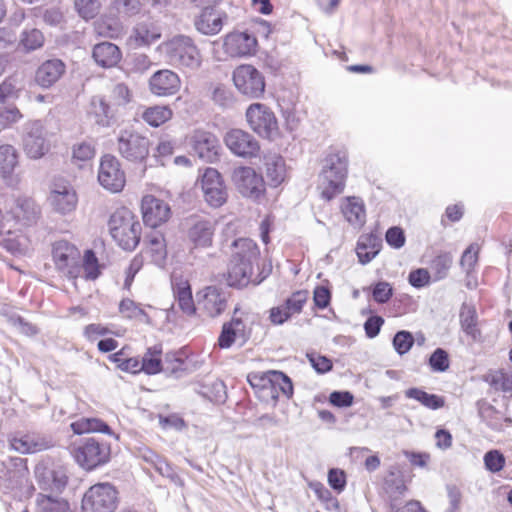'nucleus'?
Masks as SVG:
<instances>
[{
  "mask_svg": "<svg viewBox=\"0 0 512 512\" xmlns=\"http://www.w3.org/2000/svg\"><path fill=\"white\" fill-rule=\"evenodd\" d=\"M234 251L228 264L227 284L234 288H244L252 281L253 264L260 251L257 244L247 238L233 242Z\"/></svg>",
  "mask_w": 512,
  "mask_h": 512,
  "instance_id": "f257e3e1",
  "label": "nucleus"
},
{
  "mask_svg": "<svg viewBox=\"0 0 512 512\" xmlns=\"http://www.w3.org/2000/svg\"><path fill=\"white\" fill-rule=\"evenodd\" d=\"M348 174V155L346 151L330 152L324 159L319 175V188L326 200H331L343 192Z\"/></svg>",
  "mask_w": 512,
  "mask_h": 512,
  "instance_id": "f03ea898",
  "label": "nucleus"
},
{
  "mask_svg": "<svg viewBox=\"0 0 512 512\" xmlns=\"http://www.w3.org/2000/svg\"><path fill=\"white\" fill-rule=\"evenodd\" d=\"M111 237L124 250L133 251L141 239L142 225L128 209L116 210L109 218Z\"/></svg>",
  "mask_w": 512,
  "mask_h": 512,
  "instance_id": "7ed1b4c3",
  "label": "nucleus"
},
{
  "mask_svg": "<svg viewBox=\"0 0 512 512\" xmlns=\"http://www.w3.org/2000/svg\"><path fill=\"white\" fill-rule=\"evenodd\" d=\"M168 61L180 68L192 71L202 65V55L193 40L184 35H178L163 44Z\"/></svg>",
  "mask_w": 512,
  "mask_h": 512,
  "instance_id": "20e7f679",
  "label": "nucleus"
},
{
  "mask_svg": "<svg viewBox=\"0 0 512 512\" xmlns=\"http://www.w3.org/2000/svg\"><path fill=\"white\" fill-rule=\"evenodd\" d=\"M118 491L107 482L92 485L83 495V512H114L118 506Z\"/></svg>",
  "mask_w": 512,
  "mask_h": 512,
  "instance_id": "39448f33",
  "label": "nucleus"
},
{
  "mask_svg": "<svg viewBox=\"0 0 512 512\" xmlns=\"http://www.w3.org/2000/svg\"><path fill=\"white\" fill-rule=\"evenodd\" d=\"M110 454V446L93 437L83 439L73 450L75 461L87 471L107 463Z\"/></svg>",
  "mask_w": 512,
  "mask_h": 512,
  "instance_id": "423d86ee",
  "label": "nucleus"
},
{
  "mask_svg": "<svg viewBox=\"0 0 512 512\" xmlns=\"http://www.w3.org/2000/svg\"><path fill=\"white\" fill-rule=\"evenodd\" d=\"M52 259L56 269L71 280H76L81 273V255L78 248L66 240H59L52 245Z\"/></svg>",
  "mask_w": 512,
  "mask_h": 512,
  "instance_id": "0eeeda50",
  "label": "nucleus"
},
{
  "mask_svg": "<svg viewBox=\"0 0 512 512\" xmlns=\"http://www.w3.org/2000/svg\"><path fill=\"white\" fill-rule=\"evenodd\" d=\"M246 119L249 127L263 138L273 140L279 135L275 114L264 104H251L246 110Z\"/></svg>",
  "mask_w": 512,
  "mask_h": 512,
  "instance_id": "6e6552de",
  "label": "nucleus"
},
{
  "mask_svg": "<svg viewBox=\"0 0 512 512\" xmlns=\"http://www.w3.org/2000/svg\"><path fill=\"white\" fill-rule=\"evenodd\" d=\"M150 142L145 136L132 130H121L117 138L120 155L132 162H142L149 155Z\"/></svg>",
  "mask_w": 512,
  "mask_h": 512,
  "instance_id": "1a4fd4ad",
  "label": "nucleus"
},
{
  "mask_svg": "<svg viewBox=\"0 0 512 512\" xmlns=\"http://www.w3.org/2000/svg\"><path fill=\"white\" fill-rule=\"evenodd\" d=\"M237 90L250 98H259L265 91V80L260 71L252 65H240L233 72Z\"/></svg>",
  "mask_w": 512,
  "mask_h": 512,
  "instance_id": "9d476101",
  "label": "nucleus"
},
{
  "mask_svg": "<svg viewBox=\"0 0 512 512\" xmlns=\"http://www.w3.org/2000/svg\"><path fill=\"white\" fill-rule=\"evenodd\" d=\"M44 124L40 120L30 121L24 126L23 149L28 157L39 159L49 148Z\"/></svg>",
  "mask_w": 512,
  "mask_h": 512,
  "instance_id": "9b49d317",
  "label": "nucleus"
},
{
  "mask_svg": "<svg viewBox=\"0 0 512 512\" xmlns=\"http://www.w3.org/2000/svg\"><path fill=\"white\" fill-rule=\"evenodd\" d=\"M98 181L103 188L112 193L122 191L126 178L124 171L121 169L120 162L115 156L108 154L101 158Z\"/></svg>",
  "mask_w": 512,
  "mask_h": 512,
  "instance_id": "f8f14e48",
  "label": "nucleus"
},
{
  "mask_svg": "<svg viewBox=\"0 0 512 512\" xmlns=\"http://www.w3.org/2000/svg\"><path fill=\"white\" fill-rule=\"evenodd\" d=\"M198 309L207 317L220 316L228 306L229 294L217 286H207L197 293Z\"/></svg>",
  "mask_w": 512,
  "mask_h": 512,
  "instance_id": "ddd939ff",
  "label": "nucleus"
},
{
  "mask_svg": "<svg viewBox=\"0 0 512 512\" xmlns=\"http://www.w3.org/2000/svg\"><path fill=\"white\" fill-rule=\"evenodd\" d=\"M232 180L244 197L258 199L265 191V183L261 175L252 167H238L234 169Z\"/></svg>",
  "mask_w": 512,
  "mask_h": 512,
  "instance_id": "4468645a",
  "label": "nucleus"
},
{
  "mask_svg": "<svg viewBox=\"0 0 512 512\" xmlns=\"http://www.w3.org/2000/svg\"><path fill=\"white\" fill-rule=\"evenodd\" d=\"M201 187L206 202L212 207H220L227 200V191L220 173L207 168L201 179Z\"/></svg>",
  "mask_w": 512,
  "mask_h": 512,
  "instance_id": "2eb2a0df",
  "label": "nucleus"
},
{
  "mask_svg": "<svg viewBox=\"0 0 512 512\" xmlns=\"http://www.w3.org/2000/svg\"><path fill=\"white\" fill-rule=\"evenodd\" d=\"M228 149L239 157H254L260 146L258 141L248 132L241 129H231L224 137Z\"/></svg>",
  "mask_w": 512,
  "mask_h": 512,
  "instance_id": "dca6fc26",
  "label": "nucleus"
},
{
  "mask_svg": "<svg viewBox=\"0 0 512 512\" xmlns=\"http://www.w3.org/2000/svg\"><path fill=\"white\" fill-rule=\"evenodd\" d=\"M48 201L55 212L67 215L76 209L78 197L70 184L58 182L54 183Z\"/></svg>",
  "mask_w": 512,
  "mask_h": 512,
  "instance_id": "f3484780",
  "label": "nucleus"
},
{
  "mask_svg": "<svg viewBox=\"0 0 512 512\" xmlns=\"http://www.w3.org/2000/svg\"><path fill=\"white\" fill-rule=\"evenodd\" d=\"M143 221L146 225L156 228L170 217L169 205L153 195H145L141 201Z\"/></svg>",
  "mask_w": 512,
  "mask_h": 512,
  "instance_id": "a211bd4d",
  "label": "nucleus"
},
{
  "mask_svg": "<svg viewBox=\"0 0 512 512\" xmlns=\"http://www.w3.org/2000/svg\"><path fill=\"white\" fill-rule=\"evenodd\" d=\"M181 88V79L169 69L156 71L149 79V90L153 95L168 97L175 95Z\"/></svg>",
  "mask_w": 512,
  "mask_h": 512,
  "instance_id": "6ab92c4d",
  "label": "nucleus"
},
{
  "mask_svg": "<svg viewBox=\"0 0 512 512\" xmlns=\"http://www.w3.org/2000/svg\"><path fill=\"white\" fill-rule=\"evenodd\" d=\"M9 214L20 226L29 227L37 223L41 216V209L34 199L21 196L15 199Z\"/></svg>",
  "mask_w": 512,
  "mask_h": 512,
  "instance_id": "aec40b11",
  "label": "nucleus"
},
{
  "mask_svg": "<svg viewBox=\"0 0 512 512\" xmlns=\"http://www.w3.org/2000/svg\"><path fill=\"white\" fill-rule=\"evenodd\" d=\"M189 144L192 151L206 162H213L218 156V139L210 132L204 130L194 131L190 137Z\"/></svg>",
  "mask_w": 512,
  "mask_h": 512,
  "instance_id": "412c9836",
  "label": "nucleus"
},
{
  "mask_svg": "<svg viewBox=\"0 0 512 512\" xmlns=\"http://www.w3.org/2000/svg\"><path fill=\"white\" fill-rule=\"evenodd\" d=\"M36 480L41 493L52 494L61 493L66 484L68 477L62 469H49L38 466L35 469Z\"/></svg>",
  "mask_w": 512,
  "mask_h": 512,
  "instance_id": "4be33fe9",
  "label": "nucleus"
},
{
  "mask_svg": "<svg viewBox=\"0 0 512 512\" xmlns=\"http://www.w3.org/2000/svg\"><path fill=\"white\" fill-rule=\"evenodd\" d=\"M256 38L246 32H233L224 39V50L231 57H242L255 52Z\"/></svg>",
  "mask_w": 512,
  "mask_h": 512,
  "instance_id": "5701e85b",
  "label": "nucleus"
},
{
  "mask_svg": "<svg viewBox=\"0 0 512 512\" xmlns=\"http://www.w3.org/2000/svg\"><path fill=\"white\" fill-rule=\"evenodd\" d=\"M66 71L65 63L57 58L44 61L35 72V82L42 88H50Z\"/></svg>",
  "mask_w": 512,
  "mask_h": 512,
  "instance_id": "b1692460",
  "label": "nucleus"
},
{
  "mask_svg": "<svg viewBox=\"0 0 512 512\" xmlns=\"http://www.w3.org/2000/svg\"><path fill=\"white\" fill-rule=\"evenodd\" d=\"M195 28L204 35H216L223 27V13L213 7H204L194 20Z\"/></svg>",
  "mask_w": 512,
  "mask_h": 512,
  "instance_id": "393cba45",
  "label": "nucleus"
},
{
  "mask_svg": "<svg viewBox=\"0 0 512 512\" xmlns=\"http://www.w3.org/2000/svg\"><path fill=\"white\" fill-rule=\"evenodd\" d=\"M237 340H241L242 344L246 342L245 324L240 318H232L223 324L218 346L221 349H229Z\"/></svg>",
  "mask_w": 512,
  "mask_h": 512,
  "instance_id": "a878e982",
  "label": "nucleus"
},
{
  "mask_svg": "<svg viewBox=\"0 0 512 512\" xmlns=\"http://www.w3.org/2000/svg\"><path fill=\"white\" fill-rule=\"evenodd\" d=\"M214 223L208 219L194 218L188 230V238L196 247H208L212 244Z\"/></svg>",
  "mask_w": 512,
  "mask_h": 512,
  "instance_id": "bb28decb",
  "label": "nucleus"
},
{
  "mask_svg": "<svg viewBox=\"0 0 512 512\" xmlns=\"http://www.w3.org/2000/svg\"><path fill=\"white\" fill-rule=\"evenodd\" d=\"M265 175L269 184L273 187L280 185L287 176V169L283 157L276 153H268L264 156Z\"/></svg>",
  "mask_w": 512,
  "mask_h": 512,
  "instance_id": "cd10ccee",
  "label": "nucleus"
},
{
  "mask_svg": "<svg viewBox=\"0 0 512 512\" xmlns=\"http://www.w3.org/2000/svg\"><path fill=\"white\" fill-rule=\"evenodd\" d=\"M121 56L119 47L111 42L96 44L92 51L93 59L103 68L116 66L120 62Z\"/></svg>",
  "mask_w": 512,
  "mask_h": 512,
  "instance_id": "c85d7f7f",
  "label": "nucleus"
},
{
  "mask_svg": "<svg viewBox=\"0 0 512 512\" xmlns=\"http://www.w3.org/2000/svg\"><path fill=\"white\" fill-rule=\"evenodd\" d=\"M87 117L95 124L107 127L110 124V106L106 100L99 95L91 97L87 109Z\"/></svg>",
  "mask_w": 512,
  "mask_h": 512,
  "instance_id": "c756f323",
  "label": "nucleus"
},
{
  "mask_svg": "<svg viewBox=\"0 0 512 512\" xmlns=\"http://www.w3.org/2000/svg\"><path fill=\"white\" fill-rule=\"evenodd\" d=\"M10 445L15 451L22 454L36 453L49 447L48 442L44 438L34 434L14 437L11 439Z\"/></svg>",
  "mask_w": 512,
  "mask_h": 512,
  "instance_id": "7c9ffc66",
  "label": "nucleus"
},
{
  "mask_svg": "<svg viewBox=\"0 0 512 512\" xmlns=\"http://www.w3.org/2000/svg\"><path fill=\"white\" fill-rule=\"evenodd\" d=\"M37 512H72L70 503L58 495L39 493L36 496Z\"/></svg>",
  "mask_w": 512,
  "mask_h": 512,
  "instance_id": "2f4dec72",
  "label": "nucleus"
},
{
  "mask_svg": "<svg viewBox=\"0 0 512 512\" xmlns=\"http://www.w3.org/2000/svg\"><path fill=\"white\" fill-rule=\"evenodd\" d=\"M341 209L344 217L351 225L355 227L363 226L366 213L361 199L349 197L342 203Z\"/></svg>",
  "mask_w": 512,
  "mask_h": 512,
  "instance_id": "473e14b6",
  "label": "nucleus"
},
{
  "mask_svg": "<svg viewBox=\"0 0 512 512\" xmlns=\"http://www.w3.org/2000/svg\"><path fill=\"white\" fill-rule=\"evenodd\" d=\"M381 241L377 236H361L356 248L359 261L362 264L369 263L380 251Z\"/></svg>",
  "mask_w": 512,
  "mask_h": 512,
  "instance_id": "72a5a7b5",
  "label": "nucleus"
},
{
  "mask_svg": "<svg viewBox=\"0 0 512 512\" xmlns=\"http://www.w3.org/2000/svg\"><path fill=\"white\" fill-rule=\"evenodd\" d=\"M161 37V29L152 22H142L136 25L133 30V38L137 45H151Z\"/></svg>",
  "mask_w": 512,
  "mask_h": 512,
  "instance_id": "f704fd0d",
  "label": "nucleus"
},
{
  "mask_svg": "<svg viewBox=\"0 0 512 512\" xmlns=\"http://www.w3.org/2000/svg\"><path fill=\"white\" fill-rule=\"evenodd\" d=\"M270 392L266 394L276 400L279 392L284 396L290 397L293 394V385L290 378L280 371L270 370Z\"/></svg>",
  "mask_w": 512,
  "mask_h": 512,
  "instance_id": "c9c22d12",
  "label": "nucleus"
},
{
  "mask_svg": "<svg viewBox=\"0 0 512 512\" xmlns=\"http://www.w3.org/2000/svg\"><path fill=\"white\" fill-rule=\"evenodd\" d=\"M147 251L151 254L152 261L161 266L167 256L166 243L163 235L158 231H153L145 238Z\"/></svg>",
  "mask_w": 512,
  "mask_h": 512,
  "instance_id": "e433bc0d",
  "label": "nucleus"
},
{
  "mask_svg": "<svg viewBox=\"0 0 512 512\" xmlns=\"http://www.w3.org/2000/svg\"><path fill=\"white\" fill-rule=\"evenodd\" d=\"M75 434L81 435L85 433H104L111 435L110 427L101 419L82 417L70 424Z\"/></svg>",
  "mask_w": 512,
  "mask_h": 512,
  "instance_id": "4c0bfd02",
  "label": "nucleus"
},
{
  "mask_svg": "<svg viewBox=\"0 0 512 512\" xmlns=\"http://www.w3.org/2000/svg\"><path fill=\"white\" fill-rule=\"evenodd\" d=\"M173 117L172 109L167 105H154L144 109L141 118L149 126L159 127Z\"/></svg>",
  "mask_w": 512,
  "mask_h": 512,
  "instance_id": "58836bf2",
  "label": "nucleus"
},
{
  "mask_svg": "<svg viewBox=\"0 0 512 512\" xmlns=\"http://www.w3.org/2000/svg\"><path fill=\"white\" fill-rule=\"evenodd\" d=\"M45 37L43 33L36 28L24 29L18 41V49L24 53H31L43 47Z\"/></svg>",
  "mask_w": 512,
  "mask_h": 512,
  "instance_id": "ea45409f",
  "label": "nucleus"
},
{
  "mask_svg": "<svg viewBox=\"0 0 512 512\" xmlns=\"http://www.w3.org/2000/svg\"><path fill=\"white\" fill-rule=\"evenodd\" d=\"M162 346L154 345L149 347L141 360L142 370L149 375L160 373L163 370Z\"/></svg>",
  "mask_w": 512,
  "mask_h": 512,
  "instance_id": "a19ab883",
  "label": "nucleus"
},
{
  "mask_svg": "<svg viewBox=\"0 0 512 512\" xmlns=\"http://www.w3.org/2000/svg\"><path fill=\"white\" fill-rule=\"evenodd\" d=\"M405 396L414 399L428 409L437 410L445 405V399L436 394H430L420 388H409L405 391Z\"/></svg>",
  "mask_w": 512,
  "mask_h": 512,
  "instance_id": "79ce46f5",
  "label": "nucleus"
},
{
  "mask_svg": "<svg viewBox=\"0 0 512 512\" xmlns=\"http://www.w3.org/2000/svg\"><path fill=\"white\" fill-rule=\"evenodd\" d=\"M476 311L473 307L463 305L460 311V322L463 331L474 341L480 340L481 333L476 325Z\"/></svg>",
  "mask_w": 512,
  "mask_h": 512,
  "instance_id": "37998d69",
  "label": "nucleus"
},
{
  "mask_svg": "<svg viewBox=\"0 0 512 512\" xmlns=\"http://www.w3.org/2000/svg\"><path fill=\"white\" fill-rule=\"evenodd\" d=\"M18 164L16 149L11 145L0 146V174L6 178L12 174Z\"/></svg>",
  "mask_w": 512,
  "mask_h": 512,
  "instance_id": "c03bdc74",
  "label": "nucleus"
},
{
  "mask_svg": "<svg viewBox=\"0 0 512 512\" xmlns=\"http://www.w3.org/2000/svg\"><path fill=\"white\" fill-rule=\"evenodd\" d=\"M119 311L123 317L148 322L149 317L145 311L131 299H124L119 304Z\"/></svg>",
  "mask_w": 512,
  "mask_h": 512,
  "instance_id": "a18cd8bd",
  "label": "nucleus"
},
{
  "mask_svg": "<svg viewBox=\"0 0 512 512\" xmlns=\"http://www.w3.org/2000/svg\"><path fill=\"white\" fill-rule=\"evenodd\" d=\"M112 7L123 17H133L140 14L142 4L139 0H113Z\"/></svg>",
  "mask_w": 512,
  "mask_h": 512,
  "instance_id": "49530a36",
  "label": "nucleus"
},
{
  "mask_svg": "<svg viewBox=\"0 0 512 512\" xmlns=\"http://www.w3.org/2000/svg\"><path fill=\"white\" fill-rule=\"evenodd\" d=\"M75 8L83 19H92L100 11L101 0H75Z\"/></svg>",
  "mask_w": 512,
  "mask_h": 512,
  "instance_id": "de8ad7c7",
  "label": "nucleus"
},
{
  "mask_svg": "<svg viewBox=\"0 0 512 512\" xmlns=\"http://www.w3.org/2000/svg\"><path fill=\"white\" fill-rule=\"evenodd\" d=\"M84 270V277L87 280H95L100 275L98 260L92 250H86L83 257L81 270Z\"/></svg>",
  "mask_w": 512,
  "mask_h": 512,
  "instance_id": "09e8293b",
  "label": "nucleus"
},
{
  "mask_svg": "<svg viewBox=\"0 0 512 512\" xmlns=\"http://www.w3.org/2000/svg\"><path fill=\"white\" fill-rule=\"evenodd\" d=\"M485 468L491 473L501 471L506 463L505 456L499 450L493 449L485 453L483 457Z\"/></svg>",
  "mask_w": 512,
  "mask_h": 512,
  "instance_id": "8fccbe9b",
  "label": "nucleus"
},
{
  "mask_svg": "<svg viewBox=\"0 0 512 512\" xmlns=\"http://www.w3.org/2000/svg\"><path fill=\"white\" fill-rule=\"evenodd\" d=\"M309 298V292L307 290H299L294 292L284 303L286 309L289 314L292 316L294 314H299L304 304L307 302Z\"/></svg>",
  "mask_w": 512,
  "mask_h": 512,
  "instance_id": "3c124183",
  "label": "nucleus"
},
{
  "mask_svg": "<svg viewBox=\"0 0 512 512\" xmlns=\"http://www.w3.org/2000/svg\"><path fill=\"white\" fill-rule=\"evenodd\" d=\"M413 335L405 330L398 331L393 338V346L399 355L406 354L413 346Z\"/></svg>",
  "mask_w": 512,
  "mask_h": 512,
  "instance_id": "603ef678",
  "label": "nucleus"
},
{
  "mask_svg": "<svg viewBox=\"0 0 512 512\" xmlns=\"http://www.w3.org/2000/svg\"><path fill=\"white\" fill-rule=\"evenodd\" d=\"M95 31L101 36L115 38L120 35L122 27L117 21L100 20L95 23Z\"/></svg>",
  "mask_w": 512,
  "mask_h": 512,
  "instance_id": "864d4df0",
  "label": "nucleus"
},
{
  "mask_svg": "<svg viewBox=\"0 0 512 512\" xmlns=\"http://www.w3.org/2000/svg\"><path fill=\"white\" fill-rule=\"evenodd\" d=\"M111 99L115 105L125 106L132 100V92L124 83H117L111 90Z\"/></svg>",
  "mask_w": 512,
  "mask_h": 512,
  "instance_id": "5fc2aeb1",
  "label": "nucleus"
},
{
  "mask_svg": "<svg viewBox=\"0 0 512 512\" xmlns=\"http://www.w3.org/2000/svg\"><path fill=\"white\" fill-rule=\"evenodd\" d=\"M406 485L402 477H396L391 480H386V491L389 494L391 499V508L395 509L396 501L400 496H402L406 491Z\"/></svg>",
  "mask_w": 512,
  "mask_h": 512,
  "instance_id": "6e6d98bb",
  "label": "nucleus"
},
{
  "mask_svg": "<svg viewBox=\"0 0 512 512\" xmlns=\"http://www.w3.org/2000/svg\"><path fill=\"white\" fill-rule=\"evenodd\" d=\"M184 359L180 352H168L163 360V370L168 373H177L183 369Z\"/></svg>",
  "mask_w": 512,
  "mask_h": 512,
  "instance_id": "4d7b16f0",
  "label": "nucleus"
},
{
  "mask_svg": "<svg viewBox=\"0 0 512 512\" xmlns=\"http://www.w3.org/2000/svg\"><path fill=\"white\" fill-rule=\"evenodd\" d=\"M429 365L433 371H446L449 368L448 353L441 348H437L429 358Z\"/></svg>",
  "mask_w": 512,
  "mask_h": 512,
  "instance_id": "13d9d810",
  "label": "nucleus"
},
{
  "mask_svg": "<svg viewBox=\"0 0 512 512\" xmlns=\"http://www.w3.org/2000/svg\"><path fill=\"white\" fill-rule=\"evenodd\" d=\"M270 371L262 373H252L248 375V382L253 388H257L266 396L270 392Z\"/></svg>",
  "mask_w": 512,
  "mask_h": 512,
  "instance_id": "bf43d9fd",
  "label": "nucleus"
},
{
  "mask_svg": "<svg viewBox=\"0 0 512 512\" xmlns=\"http://www.w3.org/2000/svg\"><path fill=\"white\" fill-rule=\"evenodd\" d=\"M4 233H7L8 237L3 238L1 244L8 252L12 254H21L26 250L25 239L23 237H10V230L5 231Z\"/></svg>",
  "mask_w": 512,
  "mask_h": 512,
  "instance_id": "052dcab7",
  "label": "nucleus"
},
{
  "mask_svg": "<svg viewBox=\"0 0 512 512\" xmlns=\"http://www.w3.org/2000/svg\"><path fill=\"white\" fill-rule=\"evenodd\" d=\"M22 118L19 109L13 105L8 104L0 106V124L3 126L16 123Z\"/></svg>",
  "mask_w": 512,
  "mask_h": 512,
  "instance_id": "680f3d73",
  "label": "nucleus"
},
{
  "mask_svg": "<svg viewBox=\"0 0 512 512\" xmlns=\"http://www.w3.org/2000/svg\"><path fill=\"white\" fill-rule=\"evenodd\" d=\"M452 262L453 258L449 253L441 254L432 261V268L436 271L438 279L446 276Z\"/></svg>",
  "mask_w": 512,
  "mask_h": 512,
  "instance_id": "e2e57ef3",
  "label": "nucleus"
},
{
  "mask_svg": "<svg viewBox=\"0 0 512 512\" xmlns=\"http://www.w3.org/2000/svg\"><path fill=\"white\" fill-rule=\"evenodd\" d=\"M73 159L79 161H88L95 155L94 146L89 142H80L73 146Z\"/></svg>",
  "mask_w": 512,
  "mask_h": 512,
  "instance_id": "0e129e2a",
  "label": "nucleus"
},
{
  "mask_svg": "<svg viewBox=\"0 0 512 512\" xmlns=\"http://www.w3.org/2000/svg\"><path fill=\"white\" fill-rule=\"evenodd\" d=\"M478 260V248L470 245L463 253L460 264L466 273H470Z\"/></svg>",
  "mask_w": 512,
  "mask_h": 512,
  "instance_id": "69168bd1",
  "label": "nucleus"
},
{
  "mask_svg": "<svg viewBox=\"0 0 512 512\" xmlns=\"http://www.w3.org/2000/svg\"><path fill=\"white\" fill-rule=\"evenodd\" d=\"M212 100L219 106L228 107L232 104V93L224 86H216L212 91Z\"/></svg>",
  "mask_w": 512,
  "mask_h": 512,
  "instance_id": "338daca9",
  "label": "nucleus"
},
{
  "mask_svg": "<svg viewBox=\"0 0 512 512\" xmlns=\"http://www.w3.org/2000/svg\"><path fill=\"white\" fill-rule=\"evenodd\" d=\"M492 385L504 392H512V374L497 372L492 376Z\"/></svg>",
  "mask_w": 512,
  "mask_h": 512,
  "instance_id": "774afa93",
  "label": "nucleus"
}]
</instances>
